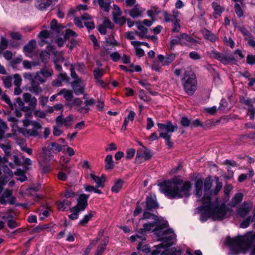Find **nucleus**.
Wrapping results in <instances>:
<instances>
[{
  "instance_id": "f257e3e1",
  "label": "nucleus",
  "mask_w": 255,
  "mask_h": 255,
  "mask_svg": "<svg viewBox=\"0 0 255 255\" xmlns=\"http://www.w3.org/2000/svg\"><path fill=\"white\" fill-rule=\"evenodd\" d=\"M202 205L196 208V212L200 213V220L202 222L206 221L209 218L216 220L225 218L227 208L224 204H220L218 202H211L210 196L206 194L202 198Z\"/></svg>"
},
{
  "instance_id": "f03ea898",
  "label": "nucleus",
  "mask_w": 255,
  "mask_h": 255,
  "mask_svg": "<svg viewBox=\"0 0 255 255\" xmlns=\"http://www.w3.org/2000/svg\"><path fill=\"white\" fill-rule=\"evenodd\" d=\"M191 186L189 181L183 183V180L176 179L165 182L161 189L166 196L170 199L181 198L189 195Z\"/></svg>"
},
{
  "instance_id": "7ed1b4c3",
  "label": "nucleus",
  "mask_w": 255,
  "mask_h": 255,
  "mask_svg": "<svg viewBox=\"0 0 255 255\" xmlns=\"http://www.w3.org/2000/svg\"><path fill=\"white\" fill-rule=\"evenodd\" d=\"M255 243V232H249L244 236H238L235 238H228L227 243L229 245L234 255L240 253H245Z\"/></svg>"
},
{
  "instance_id": "20e7f679",
  "label": "nucleus",
  "mask_w": 255,
  "mask_h": 255,
  "mask_svg": "<svg viewBox=\"0 0 255 255\" xmlns=\"http://www.w3.org/2000/svg\"><path fill=\"white\" fill-rule=\"evenodd\" d=\"M168 226L167 221H163L162 224L159 225L156 230H154V234L157 238V240L162 241L163 248L170 246L174 244L176 235L171 229H165Z\"/></svg>"
},
{
  "instance_id": "39448f33",
  "label": "nucleus",
  "mask_w": 255,
  "mask_h": 255,
  "mask_svg": "<svg viewBox=\"0 0 255 255\" xmlns=\"http://www.w3.org/2000/svg\"><path fill=\"white\" fill-rule=\"evenodd\" d=\"M159 132V136L165 139L166 145L169 148H172L173 143L171 141V135L170 133L173 132L178 128L177 124L173 125L170 121L167 122L165 124L158 123L157 124Z\"/></svg>"
},
{
  "instance_id": "423d86ee",
  "label": "nucleus",
  "mask_w": 255,
  "mask_h": 255,
  "mask_svg": "<svg viewBox=\"0 0 255 255\" xmlns=\"http://www.w3.org/2000/svg\"><path fill=\"white\" fill-rule=\"evenodd\" d=\"M7 121L10 123V126L12 128V131L13 135L16 134V131L21 133L26 138H29V137H36L39 134L38 130L40 128L33 127L31 129H27L25 128L18 127V124L20 121L15 118L9 116L7 117Z\"/></svg>"
},
{
  "instance_id": "0eeeda50",
  "label": "nucleus",
  "mask_w": 255,
  "mask_h": 255,
  "mask_svg": "<svg viewBox=\"0 0 255 255\" xmlns=\"http://www.w3.org/2000/svg\"><path fill=\"white\" fill-rule=\"evenodd\" d=\"M182 85L185 92L189 95H193L197 90V80L195 74L191 70L184 72L181 79Z\"/></svg>"
},
{
  "instance_id": "6e6552de",
  "label": "nucleus",
  "mask_w": 255,
  "mask_h": 255,
  "mask_svg": "<svg viewBox=\"0 0 255 255\" xmlns=\"http://www.w3.org/2000/svg\"><path fill=\"white\" fill-rule=\"evenodd\" d=\"M155 249L151 250L148 245H143L142 242H140L137 249L146 254L150 253L151 255H158L160 252V249H163V245L159 244L155 246Z\"/></svg>"
},
{
  "instance_id": "1a4fd4ad",
  "label": "nucleus",
  "mask_w": 255,
  "mask_h": 255,
  "mask_svg": "<svg viewBox=\"0 0 255 255\" xmlns=\"http://www.w3.org/2000/svg\"><path fill=\"white\" fill-rule=\"evenodd\" d=\"M211 54L213 58L218 59L224 64L235 60L233 56H227L226 54L216 51H212Z\"/></svg>"
},
{
  "instance_id": "9d476101",
  "label": "nucleus",
  "mask_w": 255,
  "mask_h": 255,
  "mask_svg": "<svg viewBox=\"0 0 255 255\" xmlns=\"http://www.w3.org/2000/svg\"><path fill=\"white\" fill-rule=\"evenodd\" d=\"M89 195L85 194H80L77 199V204L74 207V209H77L84 211L88 206V199Z\"/></svg>"
},
{
  "instance_id": "9b49d317",
  "label": "nucleus",
  "mask_w": 255,
  "mask_h": 255,
  "mask_svg": "<svg viewBox=\"0 0 255 255\" xmlns=\"http://www.w3.org/2000/svg\"><path fill=\"white\" fill-rule=\"evenodd\" d=\"M145 204V210L152 211L154 209H157L159 207V205L156 202V197L152 195L146 197Z\"/></svg>"
},
{
  "instance_id": "f8f14e48",
  "label": "nucleus",
  "mask_w": 255,
  "mask_h": 255,
  "mask_svg": "<svg viewBox=\"0 0 255 255\" xmlns=\"http://www.w3.org/2000/svg\"><path fill=\"white\" fill-rule=\"evenodd\" d=\"M73 122V116L69 115L66 117L65 119L63 118V115L61 114L58 116L56 119V124L58 126H64L66 128H69Z\"/></svg>"
},
{
  "instance_id": "ddd939ff",
  "label": "nucleus",
  "mask_w": 255,
  "mask_h": 255,
  "mask_svg": "<svg viewBox=\"0 0 255 255\" xmlns=\"http://www.w3.org/2000/svg\"><path fill=\"white\" fill-rule=\"evenodd\" d=\"M252 205L245 202L241 207L237 210V214L241 218H245L251 212Z\"/></svg>"
},
{
  "instance_id": "4468645a",
  "label": "nucleus",
  "mask_w": 255,
  "mask_h": 255,
  "mask_svg": "<svg viewBox=\"0 0 255 255\" xmlns=\"http://www.w3.org/2000/svg\"><path fill=\"white\" fill-rule=\"evenodd\" d=\"M162 222H149L147 223H145L143 225L142 228H140L138 232L143 235H144L148 231H151L153 227H155L154 230H156L157 229L158 226L160 224H162Z\"/></svg>"
},
{
  "instance_id": "2eb2a0df",
  "label": "nucleus",
  "mask_w": 255,
  "mask_h": 255,
  "mask_svg": "<svg viewBox=\"0 0 255 255\" xmlns=\"http://www.w3.org/2000/svg\"><path fill=\"white\" fill-rule=\"evenodd\" d=\"M81 79H77L71 83L72 88L76 95L84 93L85 86L81 84Z\"/></svg>"
},
{
  "instance_id": "dca6fc26",
  "label": "nucleus",
  "mask_w": 255,
  "mask_h": 255,
  "mask_svg": "<svg viewBox=\"0 0 255 255\" xmlns=\"http://www.w3.org/2000/svg\"><path fill=\"white\" fill-rule=\"evenodd\" d=\"M12 78L14 79L13 84L15 86L14 90V95H19L22 92V90L20 88L21 85L22 79L18 74H14Z\"/></svg>"
},
{
  "instance_id": "f3484780",
  "label": "nucleus",
  "mask_w": 255,
  "mask_h": 255,
  "mask_svg": "<svg viewBox=\"0 0 255 255\" xmlns=\"http://www.w3.org/2000/svg\"><path fill=\"white\" fill-rule=\"evenodd\" d=\"M143 150H138L136 153V160L137 161L139 158L142 157L144 160H149L151 157V154L149 149H147L146 147L143 146Z\"/></svg>"
},
{
  "instance_id": "a211bd4d",
  "label": "nucleus",
  "mask_w": 255,
  "mask_h": 255,
  "mask_svg": "<svg viewBox=\"0 0 255 255\" xmlns=\"http://www.w3.org/2000/svg\"><path fill=\"white\" fill-rule=\"evenodd\" d=\"M145 10L144 9L140 7L138 4H136L129 11V15L133 18H137L141 16L142 12Z\"/></svg>"
},
{
  "instance_id": "6ab92c4d",
  "label": "nucleus",
  "mask_w": 255,
  "mask_h": 255,
  "mask_svg": "<svg viewBox=\"0 0 255 255\" xmlns=\"http://www.w3.org/2000/svg\"><path fill=\"white\" fill-rule=\"evenodd\" d=\"M82 103L83 101L80 98H73L69 103H66L65 104V106L69 108L75 107V108L77 109V111L79 112V109L82 108V106H81Z\"/></svg>"
},
{
  "instance_id": "aec40b11",
  "label": "nucleus",
  "mask_w": 255,
  "mask_h": 255,
  "mask_svg": "<svg viewBox=\"0 0 255 255\" xmlns=\"http://www.w3.org/2000/svg\"><path fill=\"white\" fill-rule=\"evenodd\" d=\"M23 99L25 103H28L29 106L34 108L37 105V99L34 97H32L30 94L26 93L23 95Z\"/></svg>"
},
{
  "instance_id": "412c9836",
  "label": "nucleus",
  "mask_w": 255,
  "mask_h": 255,
  "mask_svg": "<svg viewBox=\"0 0 255 255\" xmlns=\"http://www.w3.org/2000/svg\"><path fill=\"white\" fill-rule=\"evenodd\" d=\"M49 0H35V5L37 8L40 10H45L52 4Z\"/></svg>"
},
{
  "instance_id": "4be33fe9",
  "label": "nucleus",
  "mask_w": 255,
  "mask_h": 255,
  "mask_svg": "<svg viewBox=\"0 0 255 255\" xmlns=\"http://www.w3.org/2000/svg\"><path fill=\"white\" fill-rule=\"evenodd\" d=\"M36 46V41L34 40H30L23 47V51L27 56L32 54Z\"/></svg>"
},
{
  "instance_id": "5701e85b",
  "label": "nucleus",
  "mask_w": 255,
  "mask_h": 255,
  "mask_svg": "<svg viewBox=\"0 0 255 255\" xmlns=\"http://www.w3.org/2000/svg\"><path fill=\"white\" fill-rule=\"evenodd\" d=\"M137 29L139 31H135V34L142 39L145 36L148 32V29L146 28L140 22L135 23Z\"/></svg>"
},
{
  "instance_id": "b1692460",
  "label": "nucleus",
  "mask_w": 255,
  "mask_h": 255,
  "mask_svg": "<svg viewBox=\"0 0 255 255\" xmlns=\"http://www.w3.org/2000/svg\"><path fill=\"white\" fill-rule=\"evenodd\" d=\"M175 58V55L174 54H171L166 57L160 54L157 55L158 60L162 62L163 65H168L174 60Z\"/></svg>"
},
{
  "instance_id": "393cba45",
  "label": "nucleus",
  "mask_w": 255,
  "mask_h": 255,
  "mask_svg": "<svg viewBox=\"0 0 255 255\" xmlns=\"http://www.w3.org/2000/svg\"><path fill=\"white\" fill-rule=\"evenodd\" d=\"M96 103V101L93 99H86L84 101L85 106L79 109V112L81 114H87L89 112L90 108L89 106H93Z\"/></svg>"
},
{
  "instance_id": "a878e982",
  "label": "nucleus",
  "mask_w": 255,
  "mask_h": 255,
  "mask_svg": "<svg viewBox=\"0 0 255 255\" xmlns=\"http://www.w3.org/2000/svg\"><path fill=\"white\" fill-rule=\"evenodd\" d=\"M20 122L18 123L22 122L23 123V126L24 128H26L28 126L31 125L33 128H41V125L38 122L34 121H30L27 119L26 116L25 117L24 119L22 120H19Z\"/></svg>"
},
{
  "instance_id": "bb28decb",
  "label": "nucleus",
  "mask_w": 255,
  "mask_h": 255,
  "mask_svg": "<svg viewBox=\"0 0 255 255\" xmlns=\"http://www.w3.org/2000/svg\"><path fill=\"white\" fill-rule=\"evenodd\" d=\"M91 178L96 183L97 187H104L105 182V176L103 175L101 177L92 173L90 174Z\"/></svg>"
},
{
  "instance_id": "cd10ccee",
  "label": "nucleus",
  "mask_w": 255,
  "mask_h": 255,
  "mask_svg": "<svg viewBox=\"0 0 255 255\" xmlns=\"http://www.w3.org/2000/svg\"><path fill=\"white\" fill-rule=\"evenodd\" d=\"M63 95L64 98L67 101V103H69L73 99V92L70 90H68L66 89L61 90L57 95Z\"/></svg>"
},
{
  "instance_id": "c85d7f7f",
  "label": "nucleus",
  "mask_w": 255,
  "mask_h": 255,
  "mask_svg": "<svg viewBox=\"0 0 255 255\" xmlns=\"http://www.w3.org/2000/svg\"><path fill=\"white\" fill-rule=\"evenodd\" d=\"M64 28V26L58 23L57 21L55 19H53L50 23L51 29L58 34L60 33V30Z\"/></svg>"
},
{
  "instance_id": "c756f323",
  "label": "nucleus",
  "mask_w": 255,
  "mask_h": 255,
  "mask_svg": "<svg viewBox=\"0 0 255 255\" xmlns=\"http://www.w3.org/2000/svg\"><path fill=\"white\" fill-rule=\"evenodd\" d=\"M29 91L37 95L42 92V89L40 87L39 83L38 82H36L35 81H32L31 82V86L29 88Z\"/></svg>"
},
{
  "instance_id": "7c9ffc66",
  "label": "nucleus",
  "mask_w": 255,
  "mask_h": 255,
  "mask_svg": "<svg viewBox=\"0 0 255 255\" xmlns=\"http://www.w3.org/2000/svg\"><path fill=\"white\" fill-rule=\"evenodd\" d=\"M52 53L54 55L53 58L54 63H59L64 61V58L62 52H57L55 49L52 51Z\"/></svg>"
},
{
  "instance_id": "2f4dec72",
  "label": "nucleus",
  "mask_w": 255,
  "mask_h": 255,
  "mask_svg": "<svg viewBox=\"0 0 255 255\" xmlns=\"http://www.w3.org/2000/svg\"><path fill=\"white\" fill-rule=\"evenodd\" d=\"M212 7L214 10L213 15L215 18H217L218 16L221 15V13L224 11V8L216 2H213L212 3Z\"/></svg>"
},
{
  "instance_id": "473e14b6",
  "label": "nucleus",
  "mask_w": 255,
  "mask_h": 255,
  "mask_svg": "<svg viewBox=\"0 0 255 255\" xmlns=\"http://www.w3.org/2000/svg\"><path fill=\"white\" fill-rule=\"evenodd\" d=\"M148 211L145 210L142 219H152L154 222H162L157 216L149 213Z\"/></svg>"
},
{
  "instance_id": "72a5a7b5",
  "label": "nucleus",
  "mask_w": 255,
  "mask_h": 255,
  "mask_svg": "<svg viewBox=\"0 0 255 255\" xmlns=\"http://www.w3.org/2000/svg\"><path fill=\"white\" fill-rule=\"evenodd\" d=\"M203 34L205 39L212 42H215L217 39V36L214 34L206 29L203 31Z\"/></svg>"
},
{
  "instance_id": "f704fd0d",
  "label": "nucleus",
  "mask_w": 255,
  "mask_h": 255,
  "mask_svg": "<svg viewBox=\"0 0 255 255\" xmlns=\"http://www.w3.org/2000/svg\"><path fill=\"white\" fill-rule=\"evenodd\" d=\"M47 147L53 152H60L62 150V146L55 142L50 143Z\"/></svg>"
},
{
  "instance_id": "c9c22d12",
  "label": "nucleus",
  "mask_w": 255,
  "mask_h": 255,
  "mask_svg": "<svg viewBox=\"0 0 255 255\" xmlns=\"http://www.w3.org/2000/svg\"><path fill=\"white\" fill-rule=\"evenodd\" d=\"M105 161L106 163L105 169L109 170L114 168L115 165L112 155H108L105 158Z\"/></svg>"
},
{
  "instance_id": "e433bc0d",
  "label": "nucleus",
  "mask_w": 255,
  "mask_h": 255,
  "mask_svg": "<svg viewBox=\"0 0 255 255\" xmlns=\"http://www.w3.org/2000/svg\"><path fill=\"white\" fill-rule=\"evenodd\" d=\"M243 199V194L241 193H238L235 194L234 197L232 199L231 205L233 207H235L239 204Z\"/></svg>"
},
{
  "instance_id": "4c0bfd02",
  "label": "nucleus",
  "mask_w": 255,
  "mask_h": 255,
  "mask_svg": "<svg viewBox=\"0 0 255 255\" xmlns=\"http://www.w3.org/2000/svg\"><path fill=\"white\" fill-rule=\"evenodd\" d=\"M42 156L44 159L46 161H50L51 160L53 156L52 154V151H50V150L46 146H44L42 148Z\"/></svg>"
},
{
  "instance_id": "58836bf2",
  "label": "nucleus",
  "mask_w": 255,
  "mask_h": 255,
  "mask_svg": "<svg viewBox=\"0 0 255 255\" xmlns=\"http://www.w3.org/2000/svg\"><path fill=\"white\" fill-rule=\"evenodd\" d=\"M124 184V181L121 179H118L116 181L114 185L111 188V191L113 192H115L116 193H118L120 190L122 189Z\"/></svg>"
},
{
  "instance_id": "ea45409f",
  "label": "nucleus",
  "mask_w": 255,
  "mask_h": 255,
  "mask_svg": "<svg viewBox=\"0 0 255 255\" xmlns=\"http://www.w3.org/2000/svg\"><path fill=\"white\" fill-rule=\"evenodd\" d=\"M71 202L68 200H64L57 203V208L60 211H64L71 205Z\"/></svg>"
},
{
  "instance_id": "a19ab883",
  "label": "nucleus",
  "mask_w": 255,
  "mask_h": 255,
  "mask_svg": "<svg viewBox=\"0 0 255 255\" xmlns=\"http://www.w3.org/2000/svg\"><path fill=\"white\" fill-rule=\"evenodd\" d=\"M160 12V9L157 7H153L147 11V15L151 18L152 21L155 20V16Z\"/></svg>"
},
{
  "instance_id": "79ce46f5",
  "label": "nucleus",
  "mask_w": 255,
  "mask_h": 255,
  "mask_svg": "<svg viewBox=\"0 0 255 255\" xmlns=\"http://www.w3.org/2000/svg\"><path fill=\"white\" fill-rule=\"evenodd\" d=\"M100 8L106 12H108L110 9V5L109 2L104 0H97Z\"/></svg>"
},
{
  "instance_id": "37998d69",
  "label": "nucleus",
  "mask_w": 255,
  "mask_h": 255,
  "mask_svg": "<svg viewBox=\"0 0 255 255\" xmlns=\"http://www.w3.org/2000/svg\"><path fill=\"white\" fill-rule=\"evenodd\" d=\"M181 251L177 250L175 248H171L169 250H166L160 255H180Z\"/></svg>"
},
{
  "instance_id": "c03bdc74",
  "label": "nucleus",
  "mask_w": 255,
  "mask_h": 255,
  "mask_svg": "<svg viewBox=\"0 0 255 255\" xmlns=\"http://www.w3.org/2000/svg\"><path fill=\"white\" fill-rule=\"evenodd\" d=\"M104 242V243L103 244L98 246L97 252L96 253V255H102L103 253L104 252L106 246L109 242V240L108 239H105Z\"/></svg>"
},
{
  "instance_id": "a18cd8bd",
  "label": "nucleus",
  "mask_w": 255,
  "mask_h": 255,
  "mask_svg": "<svg viewBox=\"0 0 255 255\" xmlns=\"http://www.w3.org/2000/svg\"><path fill=\"white\" fill-rule=\"evenodd\" d=\"M40 189V185H37L27 188L25 191V194L27 196L31 195L33 193L37 192Z\"/></svg>"
},
{
  "instance_id": "49530a36",
  "label": "nucleus",
  "mask_w": 255,
  "mask_h": 255,
  "mask_svg": "<svg viewBox=\"0 0 255 255\" xmlns=\"http://www.w3.org/2000/svg\"><path fill=\"white\" fill-rule=\"evenodd\" d=\"M12 79V77L11 76H3L2 78L3 84L6 88H8L11 86Z\"/></svg>"
},
{
  "instance_id": "de8ad7c7",
  "label": "nucleus",
  "mask_w": 255,
  "mask_h": 255,
  "mask_svg": "<svg viewBox=\"0 0 255 255\" xmlns=\"http://www.w3.org/2000/svg\"><path fill=\"white\" fill-rule=\"evenodd\" d=\"M74 69L82 74L87 73V69L85 65L83 63H77L73 65Z\"/></svg>"
},
{
  "instance_id": "09e8293b",
  "label": "nucleus",
  "mask_w": 255,
  "mask_h": 255,
  "mask_svg": "<svg viewBox=\"0 0 255 255\" xmlns=\"http://www.w3.org/2000/svg\"><path fill=\"white\" fill-rule=\"evenodd\" d=\"M7 128L8 127L6 124L0 119V140L4 137L5 129H7Z\"/></svg>"
},
{
  "instance_id": "8fccbe9b",
  "label": "nucleus",
  "mask_w": 255,
  "mask_h": 255,
  "mask_svg": "<svg viewBox=\"0 0 255 255\" xmlns=\"http://www.w3.org/2000/svg\"><path fill=\"white\" fill-rule=\"evenodd\" d=\"M104 73V71L102 69L96 68L93 71L94 78L97 80L101 79Z\"/></svg>"
},
{
  "instance_id": "3c124183",
  "label": "nucleus",
  "mask_w": 255,
  "mask_h": 255,
  "mask_svg": "<svg viewBox=\"0 0 255 255\" xmlns=\"http://www.w3.org/2000/svg\"><path fill=\"white\" fill-rule=\"evenodd\" d=\"M93 217V215L91 212L89 213L88 214L86 215L83 219L81 220L79 223V225L81 226H85L87 223L91 219V218Z\"/></svg>"
},
{
  "instance_id": "603ef678",
  "label": "nucleus",
  "mask_w": 255,
  "mask_h": 255,
  "mask_svg": "<svg viewBox=\"0 0 255 255\" xmlns=\"http://www.w3.org/2000/svg\"><path fill=\"white\" fill-rule=\"evenodd\" d=\"M1 99L2 101H4L6 104H7L11 110H13L15 107V104H12L11 102L10 99L6 94H3L1 96Z\"/></svg>"
},
{
  "instance_id": "864d4df0",
  "label": "nucleus",
  "mask_w": 255,
  "mask_h": 255,
  "mask_svg": "<svg viewBox=\"0 0 255 255\" xmlns=\"http://www.w3.org/2000/svg\"><path fill=\"white\" fill-rule=\"evenodd\" d=\"M139 83L141 86L144 87L146 90H147L151 94H152L153 95H155L157 94L156 92H153L151 91V90L150 89V84L149 83H148V82H147L146 81L140 80L139 81Z\"/></svg>"
},
{
  "instance_id": "5fc2aeb1",
  "label": "nucleus",
  "mask_w": 255,
  "mask_h": 255,
  "mask_svg": "<svg viewBox=\"0 0 255 255\" xmlns=\"http://www.w3.org/2000/svg\"><path fill=\"white\" fill-rule=\"evenodd\" d=\"M0 147L4 151L5 155L9 156L11 155V147L9 145L0 143Z\"/></svg>"
},
{
  "instance_id": "6e6d98bb",
  "label": "nucleus",
  "mask_w": 255,
  "mask_h": 255,
  "mask_svg": "<svg viewBox=\"0 0 255 255\" xmlns=\"http://www.w3.org/2000/svg\"><path fill=\"white\" fill-rule=\"evenodd\" d=\"M49 55L50 54L48 52L45 51H42L40 54L41 61L44 64H46L49 59Z\"/></svg>"
},
{
  "instance_id": "4d7b16f0",
  "label": "nucleus",
  "mask_w": 255,
  "mask_h": 255,
  "mask_svg": "<svg viewBox=\"0 0 255 255\" xmlns=\"http://www.w3.org/2000/svg\"><path fill=\"white\" fill-rule=\"evenodd\" d=\"M65 38L68 39L70 37H76L77 36V34L71 29H67L65 31V35H64Z\"/></svg>"
},
{
  "instance_id": "13d9d810",
  "label": "nucleus",
  "mask_w": 255,
  "mask_h": 255,
  "mask_svg": "<svg viewBox=\"0 0 255 255\" xmlns=\"http://www.w3.org/2000/svg\"><path fill=\"white\" fill-rule=\"evenodd\" d=\"M8 46V41L6 38L3 37L1 38V41L0 43V54L2 52L3 50L5 49Z\"/></svg>"
},
{
  "instance_id": "bf43d9fd",
  "label": "nucleus",
  "mask_w": 255,
  "mask_h": 255,
  "mask_svg": "<svg viewBox=\"0 0 255 255\" xmlns=\"http://www.w3.org/2000/svg\"><path fill=\"white\" fill-rule=\"evenodd\" d=\"M253 221V218L251 216L248 217L244 221H243L240 224V227L242 228H247L251 222V221Z\"/></svg>"
},
{
  "instance_id": "052dcab7",
  "label": "nucleus",
  "mask_w": 255,
  "mask_h": 255,
  "mask_svg": "<svg viewBox=\"0 0 255 255\" xmlns=\"http://www.w3.org/2000/svg\"><path fill=\"white\" fill-rule=\"evenodd\" d=\"M70 210L73 213L69 215V218L71 220L77 219L78 218L79 213L80 211L77 209H74V207Z\"/></svg>"
},
{
  "instance_id": "680f3d73",
  "label": "nucleus",
  "mask_w": 255,
  "mask_h": 255,
  "mask_svg": "<svg viewBox=\"0 0 255 255\" xmlns=\"http://www.w3.org/2000/svg\"><path fill=\"white\" fill-rule=\"evenodd\" d=\"M235 11L238 16L240 17L244 15L243 10L241 8V5L238 3H236L234 6Z\"/></svg>"
},
{
  "instance_id": "e2e57ef3",
  "label": "nucleus",
  "mask_w": 255,
  "mask_h": 255,
  "mask_svg": "<svg viewBox=\"0 0 255 255\" xmlns=\"http://www.w3.org/2000/svg\"><path fill=\"white\" fill-rule=\"evenodd\" d=\"M115 11L113 12V18L121 16L122 14V11L120 8L116 4L114 5Z\"/></svg>"
},
{
  "instance_id": "0e129e2a",
  "label": "nucleus",
  "mask_w": 255,
  "mask_h": 255,
  "mask_svg": "<svg viewBox=\"0 0 255 255\" xmlns=\"http://www.w3.org/2000/svg\"><path fill=\"white\" fill-rule=\"evenodd\" d=\"M163 17L165 21L167 22H173L175 21V19L172 14L168 13L167 11H164Z\"/></svg>"
},
{
  "instance_id": "69168bd1",
  "label": "nucleus",
  "mask_w": 255,
  "mask_h": 255,
  "mask_svg": "<svg viewBox=\"0 0 255 255\" xmlns=\"http://www.w3.org/2000/svg\"><path fill=\"white\" fill-rule=\"evenodd\" d=\"M179 19H176L175 21H173V24L172 25V31L175 32H179L180 30V25L179 24Z\"/></svg>"
},
{
  "instance_id": "338daca9",
  "label": "nucleus",
  "mask_w": 255,
  "mask_h": 255,
  "mask_svg": "<svg viewBox=\"0 0 255 255\" xmlns=\"http://www.w3.org/2000/svg\"><path fill=\"white\" fill-rule=\"evenodd\" d=\"M113 19L116 23L119 24L120 25H123L126 21L125 16L114 17Z\"/></svg>"
},
{
  "instance_id": "774afa93",
  "label": "nucleus",
  "mask_w": 255,
  "mask_h": 255,
  "mask_svg": "<svg viewBox=\"0 0 255 255\" xmlns=\"http://www.w3.org/2000/svg\"><path fill=\"white\" fill-rule=\"evenodd\" d=\"M111 59L114 62H118L121 58V55L118 52H114L110 55Z\"/></svg>"
}]
</instances>
